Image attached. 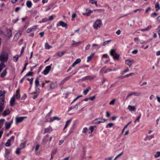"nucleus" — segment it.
Wrapping results in <instances>:
<instances>
[{"mask_svg": "<svg viewBox=\"0 0 160 160\" xmlns=\"http://www.w3.org/2000/svg\"><path fill=\"white\" fill-rule=\"evenodd\" d=\"M8 59V54L5 52H2L0 55V59L4 62H7Z\"/></svg>", "mask_w": 160, "mask_h": 160, "instance_id": "f257e3e1", "label": "nucleus"}, {"mask_svg": "<svg viewBox=\"0 0 160 160\" xmlns=\"http://www.w3.org/2000/svg\"><path fill=\"white\" fill-rule=\"evenodd\" d=\"M110 54L113 57L114 59H117L118 60L119 59V55L115 52V50L114 49L111 50L110 52Z\"/></svg>", "mask_w": 160, "mask_h": 160, "instance_id": "f03ea898", "label": "nucleus"}, {"mask_svg": "<svg viewBox=\"0 0 160 160\" xmlns=\"http://www.w3.org/2000/svg\"><path fill=\"white\" fill-rule=\"evenodd\" d=\"M102 24V20L100 19H97L93 24V27L95 28L98 29V28H100Z\"/></svg>", "mask_w": 160, "mask_h": 160, "instance_id": "7ed1b4c3", "label": "nucleus"}, {"mask_svg": "<svg viewBox=\"0 0 160 160\" xmlns=\"http://www.w3.org/2000/svg\"><path fill=\"white\" fill-rule=\"evenodd\" d=\"M52 65V64H51L50 65L47 66L42 72V73L45 75L47 74L51 69Z\"/></svg>", "mask_w": 160, "mask_h": 160, "instance_id": "20e7f679", "label": "nucleus"}, {"mask_svg": "<svg viewBox=\"0 0 160 160\" xmlns=\"http://www.w3.org/2000/svg\"><path fill=\"white\" fill-rule=\"evenodd\" d=\"M26 118L25 117H18L16 118V123H20L22 122L25 118Z\"/></svg>", "mask_w": 160, "mask_h": 160, "instance_id": "39448f33", "label": "nucleus"}, {"mask_svg": "<svg viewBox=\"0 0 160 160\" xmlns=\"http://www.w3.org/2000/svg\"><path fill=\"white\" fill-rule=\"evenodd\" d=\"M4 35L7 37L10 38L12 35V31L9 29H7L6 32Z\"/></svg>", "mask_w": 160, "mask_h": 160, "instance_id": "423d86ee", "label": "nucleus"}, {"mask_svg": "<svg viewBox=\"0 0 160 160\" xmlns=\"http://www.w3.org/2000/svg\"><path fill=\"white\" fill-rule=\"evenodd\" d=\"M106 121L105 119L102 118H98L97 119L94 121V123L95 124H99L101 123H103Z\"/></svg>", "mask_w": 160, "mask_h": 160, "instance_id": "0eeeda50", "label": "nucleus"}, {"mask_svg": "<svg viewBox=\"0 0 160 160\" xmlns=\"http://www.w3.org/2000/svg\"><path fill=\"white\" fill-rule=\"evenodd\" d=\"M59 26H61L63 27H67L68 26V24L62 21H60L59 23L57 24V27H58Z\"/></svg>", "mask_w": 160, "mask_h": 160, "instance_id": "6e6552de", "label": "nucleus"}, {"mask_svg": "<svg viewBox=\"0 0 160 160\" xmlns=\"http://www.w3.org/2000/svg\"><path fill=\"white\" fill-rule=\"evenodd\" d=\"M133 60L127 59L125 60V63L126 64L130 67L133 63Z\"/></svg>", "mask_w": 160, "mask_h": 160, "instance_id": "1a4fd4ad", "label": "nucleus"}, {"mask_svg": "<svg viewBox=\"0 0 160 160\" xmlns=\"http://www.w3.org/2000/svg\"><path fill=\"white\" fill-rule=\"evenodd\" d=\"M22 34V32L21 31H19L17 32L15 35L14 37V39L15 40H18L19 37Z\"/></svg>", "mask_w": 160, "mask_h": 160, "instance_id": "9d476101", "label": "nucleus"}, {"mask_svg": "<svg viewBox=\"0 0 160 160\" xmlns=\"http://www.w3.org/2000/svg\"><path fill=\"white\" fill-rule=\"evenodd\" d=\"M86 12H87L86 13H82V14L85 16H89L90 15V14L93 12V11L89 10L88 9H86Z\"/></svg>", "mask_w": 160, "mask_h": 160, "instance_id": "9b49d317", "label": "nucleus"}, {"mask_svg": "<svg viewBox=\"0 0 160 160\" xmlns=\"http://www.w3.org/2000/svg\"><path fill=\"white\" fill-rule=\"evenodd\" d=\"M72 75H71L65 78L61 82L60 84L61 85L63 84L65 82L69 79L72 77Z\"/></svg>", "mask_w": 160, "mask_h": 160, "instance_id": "f8f14e48", "label": "nucleus"}, {"mask_svg": "<svg viewBox=\"0 0 160 160\" xmlns=\"http://www.w3.org/2000/svg\"><path fill=\"white\" fill-rule=\"evenodd\" d=\"M80 104V102H79L78 103H77L74 107H71L69 108L68 111H70L72 109H73L75 110H77L78 108V105H79Z\"/></svg>", "mask_w": 160, "mask_h": 160, "instance_id": "ddd939ff", "label": "nucleus"}, {"mask_svg": "<svg viewBox=\"0 0 160 160\" xmlns=\"http://www.w3.org/2000/svg\"><path fill=\"white\" fill-rule=\"evenodd\" d=\"M4 155L6 158H8L10 157V154L9 151H5Z\"/></svg>", "mask_w": 160, "mask_h": 160, "instance_id": "4468645a", "label": "nucleus"}, {"mask_svg": "<svg viewBox=\"0 0 160 160\" xmlns=\"http://www.w3.org/2000/svg\"><path fill=\"white\" fill-rule=\"evenodd\" d=\"M81 61V60L80 58L77 59L76 61L73 63L72 65V67H74L75 65L78 64L79 63H80Z\"/></svg>", "mask_w": 160, "mask_h": 160, "instance_id": "2eb2a0df", "label": "nucleus"}, {"mask_svg": "<svg viewBox=\"0 0 160 160\" xmlns=\"http://www.w3.org/2000/svg\"><path fill=\"white\" fill-rule=\"evenodd\" d=\"M15 97L17 99H19L20 98V95L19 93V89H18L16 91V95L15 96Z\"/></svg>", "mask_w": 160, "mask_h": 160, "instance_id": "dca6fc26", "label": "nucleus"}, {"mask_svg": "<svg viewBox=\"0 0 160 160\" xmlns=\"http://www.w3.org/2000/svg\"><path fill=\"white\" fill-rule=\"evenodd\" d=\"M73 43L72 44V47H77L79 44H81L82 42L81 41L78 42H75L74 41H73Z\"/></svg>", "mask_w": 160, "mask_h": 160, "instance_id": "f3484780", "label": "nucleus"}, {"mask_svg": "<svg viewBox=\"0 0 160 160\" xmlns=\"http://www.w3.org/2000/svg\"><path fill=\"white\" fill-rule=\"evenodd\" d=\"M15 102V96H14L12 97L11 99L10 103L11 106H13L14 105V102Z\"/></svg>", "mask_w": 160, "mask_h": 160, "instance_id": "a211bd4d", "label": "nucleus"}, {"mask_svg": "<svg viewBox=\"0 0 160 160\" xmlns=\"http://www.w3.org/2000/svg\"><path fill=\"white\" fill-rule=\"evenodd\" d=\"M57 86V84L56 82H52L50 85V88L53 89L55 88Z\"/></svg>", "mask_w": 160, "mask_h": 160, "instance_id": "6ab92c4d", "label": "nucleus"}, {"mask_svg": "<svg viewBox=\"0 0 160 160\" xmlns=\"http://www.w3.org/2000/svg\"><path fill=\"white\" fill-rule=\"evenodd\" d=\"M7 68L5 69L1 73L0 76L2 78H4L7 73Z\"/></svg>", "mask_w": 160, "mask_h": 160, "instance_id": "aec40b11", "label": "nucleus"}, {"mask_svg": "<svg viewBox=\"0 0 160 160\" xmlns=\"http://www.w3.org/2000/svg\"><path fill=\"white\" fill-rule=\"evenodd\" d=\"M10 112L8 109L7 110H5L2 113V115L3 116H5L6 115L9 114Z\"/></svg>", "mask_w": 160, "mask_h": 160, "instance_id": "412c9836", "label": "nucleus"}, {"mask_svg": "<svg viewBox=\"0 0 160 160\" xmlns=\"http://www.w3.org/2000/svg\"><path fill=\"white\" fill-rule=\"evenodd\" d=\"M93 78L92 76H87L83 78L82 80H91Z\"/></svg>", "mask_w": 160, "mask_h": 160, "instance_id": "4be33fe9", "label": "nucleus"}, {"mask_svg": "<svg viewBox=\"0 0 160 160\" xmlns=\"http://www.w3.org/2000/svg\"><path fill=\"white\" fill-rule=\"evenodd\" d=\"M52 48V46L50 45L48 42H46L45 44V48L46 49H49Z\"/></svg>", "mask_w": 160, "mask_h": 160, "instance_id": "5701e85b", "label": "nucleus"}, {"mask_svg": "<svg viewBox=\"0 0 160 160\" xmlns=\"http://www.w3.org/2000/svg\"><path fill=\"white\" fill-rule=\"evenodd\" d=\"M25 143H21L20 146V148H18L16 150H20L23 149L25 147Z\"/></svg>", "mask_w": 160, "mask_h": 160, "instance_id": "b1692460", "label": "nucleus"}, {"mask_svg": "<svg viewBox=\"0 0 160 160\" xmlns=\"http://www.w3.org/2000/svg\"><path fill=\"white\" fill-rule=\"evenodd\" d=\"M6 93V91L5 90L0 91V97H5V95Z\"/></svg>", "mask_w": 160, "mask_h": 160, "instance_id": "393cba45", "label": "nucleus"}, {"mask_svg": "<svg viewBox=\"0 0 160 160\" xmlns=\"http://www.w3.org/2000/svg\"><path fill=\"white\" fill-rule=\"evenodd\" d=\"M132 95H135L137 96H140L141 94V92H132Z\"/></svg>", "mask_w": 160, "mask_h": 160, "instance_id": "a878e982", "label": "nucleus"}, {"mask_svg": "<svg viewBox=\"0 0 160 160\" xmlns=\"http://www.w3.org/2000/svg\"><path fill=\"white\" fill-rule=\"evenodd\" d=\"M129 111H134L135 110V107L134 106L129 105L128 108Z\"/></svg>", "mask_w": 160, "mask_h": 160, "instance_id": "bb28decb", "label": "nucleus"}, {"mask_svg": "<svg viewBox=\"0 0 160 160\" xmlns=\"http://www.w3.org/2000/svg\"><path fill=\"white\" fill-rule=\"evenodd\" d=\"M55 120H60V119L58 117L55 116L51 118L49 120V121L50 122H52Z\"/></svg>", "mask_w": 160, "mask_h": 160, "instance_id": "cd10ccee", "label": "nucleus"}, {"mask_svg": "<svg viewBox=\"0 0 160 160\" xmlns=\"http://www.w3.org/2000/svg\"><path fill=\"white\" fill-rule=\"evenodd\" d=\"M155 8H156V11H158L160 9V7L159 2H156L155 5Z\"/></svg>", "mask_w": 160, "mask_h": 160, "instance_id": "c85d7f7f", "label": "nucleus"}, {"mask_svg": "<svg viewBox=\"0 0 160 160\" xmlns=\"http://www.w3.org/2000/svg\"><path fill=\"white\" fill-rule=\"evenodd\" d=\"M32 5V3L31 1H28L26 2V5L27 7L29 8H30L31 7Z\"/></svg>", "mask_w": 160, "mask_h": 160, "instance_id": "c756f323", "label": "nucleus"}, {"mask_svg": "<svg viewBox=\"0 0 160 160\" xmlns=\"http://www.w3.org/2000/svg\"><path fill=\"white\" fill-rule=\"evenodd\" d=\"M5 126L6 128L7 129H9L11 127V124L10 123H9V122H5Z\"/></svg>", "mask_w": 160, "mask_h": 160, "instance_id": "7c9ffc66", "label": "nucleus"}, {"mask_svg": "<svg viewBox=\"0 0 160 160\" xmlns=\"http://www.w3.org/2000/svg\"><path fill=\"white\" fill-rule=\"evenodd\" d=\"M91 89V88L90 87H88V88H87L86 90H85L83 91V93L85 95H86L88 92L89 90Z\"/></svg>", "mask_w": 160, "mask_h": 160, "instance_id": "2f4dec72", "label": "nucleus"}, {"mask_svg": "<svg viewBox=\"0 0 160 160\" xmlns=\"http://www.w3.org/2000/svg\"><path fill=\"white\" fill-rule=\"evenodd\" d=\"M39 81L38 78H37L35 81V84L36 87H37L39 85Z\"/></svg>", "mask_w": 160, "mask_h": 160, "instance_id": "473e14b6", "label": "nucleus"}, {"mask_svg": "<svg viewBox=\"0 0 160 160\" xmlns=\"http://www.w3.org/2000/svg\"><path fill=\"white\" fill-rule=\"evenodd\" d=\"M5 97H0V103L1 104H3L4 102Z\"/></svg>", "mask_w": 160, "mask_h": 160, "instance_id": "72a5a7b5", "label": "nucleus"}, {"mask_svg": "<svg viewBox=\"0 0 160 160\" xmlns=\"http://www.w3.org/2000/svg\"><path fill=\"white\" fill-rule=\"evenodd\" d=\"M72 120V119H70L67 121L64 128V129L67 127L68 125V124Z\"/></svg>", "mask_w": 160, "mask_h": 160, "instance_id": "f704fd0d", "label": "nucleus"}, {"mask_svg": "<svg viewBox=\"0 0 160 160\" xmlns=\"http://www.w3.org/2000/svg\"><path fill=\"white\" fill-rule=\"evenodd\" d=\"M18 57L19 56L18 55H16L15 56L13 57V61L15 62H17L18 60Z\"/></svg>", "mask_w": 160, "mask_h": 160, "instance_id": "c9c22d12", "label": "nucleus"}, {"mask_svg": "<svg viewBox=\"0 0 160 160\" xmlns=\"http://www.w3.org/2000/svg\"><path fill=\"white\" fill-rule=\"evenodd\" d=\"M94 53L92 54L91 55L89 56H88L87 58V62H89L91 59L94 56Z\"/></svg>", "mask_w": 160, "mask_h": 160, "instance_id": "e433bc0d", "label": "nucleus"}, {"mask_svg": "<svg viewBox=\"0 0 160 160\" xmlns=\"http://www.w3.org/2000/svg\"><path fill=\"white\" fill-rule=\"evenodd\" d=\"M65 52V51H63L62 52H58L57 53V54L59 57H61L64 54Z\"/></svg>", "mask_w": 160, "mask_h": 160, "instance_id": "4c0bfd02", "label": "nucleus"}, {"mask_svg": "<svg viewBox=\"0 0 160 160\" xmlns=\"http://www.w3.org/2000/svg\"><path fill=\"white\" fill-rule=\"evenodd\" d=\"M48 20V18H43L42 19V20L40 21L39 22L40 23L43 22H46Z\"/></svg>", "mask_w": 160, "mask_h": 160, "instance_id": "58836bf2", "label": "nucleus"}, {"mask_svg": "<svg viewBox=\"0 0 160 160\" xmlns=\"http://www.w3.org/2000/svg\"><path fill=\"white\" fill-rule=\"evenodd\" d=\"M141 114H140L139 116L136 119L135 121L134 122V123H136L137 122H139V119L141 117Z\"/></svg>", "mask_w": 160, "mask_h": 160, "instance_id": "ea45409f", "label": "nucleus"}, {"mask_svg": "<svg viewBox=\"0 0 160 160\" xmlns=\"http://www.w3.org/2000/svg\"><path fill=\"white\" fill-rule=\"evenodd\" d=\"M154 156L155 158H157L160 156V152H157L156 154L154 155Z\"/></svg>", "mask_w": 160, "mask_h": 160, "instance_id": "a19ab883", "label": "nucleus"}, {"mask_svg": "<svg viewBox=\"0 0 160 160\" xmlns=\"http://www.w3.org/2000/svg\"><path fill=\"white\" fill-rule=\"evenodd\" d=\"M114 125V124L112 123H108L106 126V128H111L113 125Z\"/></svg>", "mask_w": 160, "mask_h": 160, "instance_id": "79ce46f5", "label": "nucleus"}, {"mask_svg": "<svg viewBox=\"0 0 160 160\" xmlns=\"http://www.w3.org/2000/svg\"><path fill=\"white\" fill-rule=\"evenodd\" d=\"M51 128L50 127L47 128L45 129V132L46 133L48 132L51 130Z\"/></svg>", "mask_w": 160, "mask_h": 160, "instance_id": "37998d69", "label": "nucleus"}, {"mask_svg": "<svg viewBox=\"0 0 160 160\" xmlns=\"http://www.w3.org/2000/svg\"><path fill=\"white\" fill-rule=\"evenodd\" d=\"M3 104H0V112H2L4 108V106Z\"/></svg>", "mask_w": 160, "mask_h": 160, "instance_id": "c03bdc74", "label": "nucleus"}, {"mask_svg": "<svg viewBox=\"0 0 160 160\" xmlns=\"http://www.w3.org/2000/svg\"><path fill=\"white\" fill-rule=\"evenodd\" d=\"M115 99H113L110 102L109 104L110 105H114L115 104Z\"/></svg>", "mask_w": 160, "mask_h": 160, "instance_id": "a18cd8bd", "label": "nucleus"}, {"mask_svg": "<svg viewBox=\"0 0 160 160\" xmlns=\"http://www.w3.org/2000/svg\"><path fill=\"white\" fill-rule=\"evenodd\" d=\"M27 80L29 81L30 82V84L32 85V81L33 79L32 78L31 79H29V78H27Z\"/></svg>", "mask_w": 160, "mask_h": 160, "instance_id": "49530a36", "label": "nucleus"}, {"mask_svg": "<svg viewBox=\"0 0 160 160\" xmlns=\"http://www.w3.org/2000/svg\"><path fill=\"white\" fill-rule=\"evenodd\" d=\"M33 73L31 72H28L25 76H32Z\"/></svg>", "mask_w": 160, "mask_h": 160, "instance_id": "de8ad7c7", "label": "nucleus"}, {"mask_svg": "<svg viewBox=\"0 0 160 160\" xmlns=\"http://www.w3.org/2000/svg\"><path fill=\"white\" fill-rule=\"evenodd\" d=\"M123 153V152H122L121 153H120V154H118V155H117V156L115 158H114V160H116L119 157L121 156L122 155Z\"/></svg>", "mask_w": 160, "mask_h": 160, "instance_id": "09e8293b", "label": "nucleus"}, {"mask_svg": "<svg viewBox=\"0 0 160 160\" xmlns=\"http://www.w3.org/2000/svg\"><path fill=\"white\" fill-rule=\"evenodd\" d=\"M89 129L90 130V132H89V133H91L93 131L94 129V127L92 126H91L89 128Z\"/></svg>", "mask_w": 160, "mask_h": 160, "instance_id": "8fccbe9b", "label": "nucleus"}, {"mask_svg": "<svg viewBox=\"0 0 160 160\" xmlns=\"http://www.w3.org/2000/svg\"><path fill=\"white\" fill-rule=\"evenodd\" d=\"M10 139L8 140L7 142H6L5 145L6 146H8L10 145Z\"/></svg>", "mask_w": 160, "mask_h": 160, "instance_id": "3c124183", "label": "nucleus"}, {"mask_svg": "<svg viewBox=\"0 0 160 160\" xmlns=\"http://www.w3.org/2000/svg\"><path fill=\"white\" fill-rule=\"evenodd\" d=\"M4 62H3L2 61V62H1L0 64V65H1V67H2V68H5L6 67V65L4 64Z\"/></svg>", "mask_w": 160, "mask_h": 160, "instance_id": "603ef678", "label": "nucleus"}, {"mask_svg": "<svg viewBox=\"0 0 160 160\" xmlns=\"http://www.w3.org/2000/svg\"><path fill=\"white\" fill-rule=\"evenodd\" d=\"M111 41V40H108V41H105L103 43V45L104 46H105L106 44H108V43L110 42Z\"/></svg>", "mask_w": 160, "mask_h": 160, "instance_id": "864d4df0", "label": "nucleus"}, {"mask_svg": "<svg viewBox=\"0 0 160 160\" xmlns=\"http://www.w3.org/2000/svg\"><path fill=\"white\" fill-rule=\"evenodd\" d=\"M88 128H84L82 131V132L84 133H86L88 132Z\"/></svg>", "mask_w": 160, "mask_h": 160, "instance_id": "5fc2aeb1", "label": "nucleus"}, {"mask_svg": "<svg viewBox=\"0 0 160 160\" xmlns=\"http://www.w3.org/2000/svg\"><path fill=\"white\" fill-rule=\"evenodd\" d=\"M158 15V13H157L156 12H154L152 13L151 15V16L152 17H153V18H154L155 17V16H157Z\"/></svg>", "mask_w": 160, "mask_h": 160, "instance_id": "6e6d98bb", "label": "nucleus"}, {"mask_svg": "<svg viewBox=\"0 0 160 160\" xmlns=\"http://www.w3.org/2000/svg\"><path fill=\"white\" fill-rule=\"evenodd\" d=\"M129 71V69L128 68H127L126 69L124 70L122 72V74H123L124 73H126L127 72H128Z\"/></svg>", "mask_w": 160, "mask_h": 160, "instance_id": "4d7b16f0", "label": "nucleus"}, {"mask_svg": "<svg viewBox=\"0 0 160 160\" xmlns=\"http://www.w3.org/2000/svg\"><path fill=\"white\" fill-rule=\"evenodd\" d=\"M112 71V69H110V68H108L106 70V71L104 72V73H106L108 72H109L110 71Z\"/></svg>", "mask_w": 160, "mask_h": 160, "instance_id": "13d9d810", "label": "nucleus"}, {"mask_svg": "<svg viewBox=\"0 0 160 160\" xmlns=\"http://www.w3.org/2000/svg\"><path fill=\"white\" fill-rule=\"evenodd\" d=\"M95 98V96H93L91 97H90L89 98V100L91 101H93L94 100Z\"/></svg>", "mask_w": 160, "mask_h": 160, "instance_id": "bf43d9fd", "label": "nucleus"}, {"mask_svg": "<svg viewBox=\"0 0 160 160\" xmlns=\"http://www.w3.org/2000/svg\"><path fill=\"white\" fill-rule=\"evenodd\" d=\"M27 98V95L26 94H24L23 96L21 98V99L22 100H24Z\"/></svg>", "mask_w": 160, "mask_h": 160, "instance_id": "052dcab7", "label": "nucleus"}, {"mask_svg": "<svg viewBox=\"0 0 160 160\" xmlns=\"http://www.w3.org/2000/svg\"><path fill=\"white\" fill-rule=\"evenodd\" d=\"M138 50L137 49H135L132 51V53L133 54H136L138 53Z\"/></svg>", "mask_w": 160, "mask_h": 160, "instance_id": "680f3d73", "label": "nucleus"}, {"mask_svg": "<svg viewBox=\"0 0 160 160\" xmlns=\"http://www.w3.org/2000/svg\"><path fill=\"white\" fill-rule=\"evenodd\" d=\"M90 47V45L89 44H88L85 47L86 50H88Z\"/></svg>", "mask_w": 160, "mask_h": 160, "instance_id": "e2e57ef3", "label": "nucleus"}, {"mask_svg": "<svg viewBox=\"0 0 160 160\" xmlns=\"http://www.w3.org/2000/svg\"><path fill=\"white\" fill-rule=\"evenodd\" d=\"M148 139L150 140V139L154 138V135H152L150 136H149Z\"/></svg>", "mask_w": 160, "mask_h": 160, "instance_id": "0e129e2a", "label": "nucleus"}, {"mask_svg": "<svg viewBox=\"0 0 160 160\" xmlns=\"http://www.w3.org/2000/svg\"><path fill=\"white\" fill-rule=\"evenodd\" d=\"M151 26H149L147 28L144 29L145 31H148L150 29H151Z\"/></svg>", "mask_w": 160, "mask_h": 160, "instance_id": "69168bd1", "label": "nucleus"}, {"mask_svg": "<svg viewBox=\"0 0 160 160\" xmlns=\"http://www.w3.org/2000/svg\"><path fill=\"white\" fill-rule=\"evenodd\" d=\"M53 19V17L52 15L50 16L49 17V19H48V20H50V21H52Z\"/></svg>", "mask_w": 160, "mask_h": 160, "instance_id": "338daca9", "label": "nucleus"}, {"mask_svg": "<svg viewBox=\"0 0 160 160\" xmlns=\"http://www.w3.org/2000/svg\"><path fill=\"white\" fill-rule=\"evenodd\" d=\"M31 28V29L32 30V31H35L37 28L36 26H34L33 27H32V28Z\"/></svg>", "mask_w": 160, "mask_h": 160, "instance_id": "774afa93", "label": "nucleus"}]
</instances>
